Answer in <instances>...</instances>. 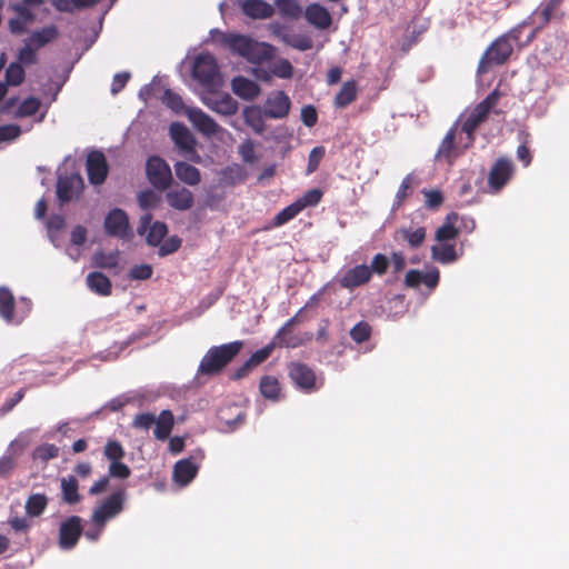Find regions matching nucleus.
Instances as JSON below:
<instances>
[{
  "mask_svg": "<svg viewBox=\"0 0 569 569\" xmlns=\"http://www.w3.org/2000/svg\"><path fill=\"white\" fill-rule=\"evenodd\" d=\"M108 473L112 478L127 479L131 471L127 465L121 462V460H117L110 462Z\"/></svg>",
  "mask_w": 569,
  "mask_h": 569,
  "instance_id": "56",
  "label": "nucleus"
},
{
  "mask_svg": "<svg viewBox=\"0 0 569 569\" xmlns=\"http://www.w3.org/2000/svg\"><path fill=\"white\" fill-rule=\"evenodd\" d=\"M457 220V214H448L443 224L436 230V241L455 242L459 234V229L456 227Z\"/></svg>",
  "mask_w": 569,
  "mask_h": 569,
  "instance_id": "33",
  "label": "nucleus"
},
{
  "mask_svg": "<svg viewBox=\"0 0 569 569\" xmlns=\"http://www.w3.org/2000/svg\"><path fill=\"white\" fill-rule=\"evenodd\" d=\"M301 120L307 127H313L318 120L316 109L312 106H305L301 109Z\"/></svg>",
  "mask_w": 569,
  "mask_h": 569,
  "instance_id": "64",
  "label": "nucleus"
},
{
  "mask_svg": "<svg viewBox=\"0 0 569 569\" xmlns=\"http://www.w3.org/2000/svg\"><path fill=\"white\" fill-rule=\"evenodd\" d=\"M412 183L413 174H408L403 178L395 197L393 209L400 207L403 200L408 197L410 190L412 189Z\"/></svg>",
  "mask_w": 569,
  "mask_h": 569,
  "instance_id": "51",
  "label": "nucleus"
},
{
  "mask_svg": "<svg viewBox=\"0 0 569 569\" xmlns=\"http://www.w3.org/2000/svg\"><path fill=\"white\" fill-rule=\"evenodd\" d=\"M238 152L243 162L249 164H254L258 161V156L256 153L254 143L251 139H246L241 142L238 148Z\"/></svg>",
  "mask_w": 569,
  "mask_h": 569,
  "instance_id": "48",
  "label": "nucleus"
},
{
  "mask_svg": "<svg viewBox=\"0 0 569 569\" xmlns=\"http://www.w3.org/2000/svg\"><path fill=\"white\" fill-rule=\"evenodd\" d=\"M351 338L360 343L367 340L370 336V327L365 322L357 323L350 331Z\"/></svg>",
  "mask_w": 569,
  "mask_h": 569,
  "instance_id": "57",
  "label": "nucleus"
},
{
  "mask_svg": "<svg viewBox=\"0 0 569 569\" xmlns=\"http://www.w3.org/2000/svg\"><path fill=\"white\" fill-rule=\"evenodd\" d=\"M58 453H59V449L54 445H43V446H40L39 448H37L34 456L38 459L47 461L49 459L57 457Z\"/></svg>",
  "mask_w": 569,
  "mask_h": 569,
  "instance_id": "60",
  "label": "nucleus"
},
{
  "mask_svg": "<svg viewBox=\"0 0 569 569\" xmlns=\"http://www.w3.org/2000/svg\"><path fill=\"white\" fill-rule=\"evenodd\" d=\"M260 391L264 398L278 400L280 393L278 380L270 376L263 377L260 381Z\"/></svg>",
  "mask_w": 569,
  "mask_h": 569,
  "instance_id": "46",
  "label": "nucleus"
},
{
  "mask_svg": "<svg viewBox=\"0 0 569 569\" xmlns=\"http://www.w3.org/2000/svg\"><path fill=\"white\" fill-rule=\"evenodd\" d=\"M281 39L288 46L299 49L301 51L309 50L312 47V42H311L310 38L303 36V34H298V33H292V32H283L281 34Z\"/></svg>",
  "mask_w": 569,
  "mask_h": 569,
  "instance_id": "45",
  "label": "nucleus"
},
{
  "mask_svg": "<svg viewBox=\"0 0 569 569\" xmlns=\"http://www.w3.org/2000/svg\"><path fill=\"white\" fill-rule=\"evenodd\" d=\"M241 348V341L211 347L200 361L198 375L212 376L220 372L240 352Z\"/></svg>",
  "mask_w": 569,
  "mask_h": 569,
  "instance_id": "5",
  "label": "nucleus"
},
{
  "mask_svg": "<svg viewBox=\"0 0 569 569\" xmlns=\"http://www.w3.org/2000/svg\"><path fill=\"white\" fill-rule=\"evenodd\" d=\"M497 92L490 93L483 101L476 106L463 119L462 132L466 136L475 137L476 129L487 119L490 109L496 104Z\"/></svg>",
  "mask_w": 569,
  "mask_h": 569,
  "instance_id": "11",
  "label": "nucleus"
},
{
  "mask_svg": "<svg viewBox=\"0 0 569 569\" xmlns=\"http://www.w3.org/2000/svg\"><path fill=\"white\" fill-rule=\"evenodd\" d=\"M104 230L107 234L122 240H129L132 237L129 218L123 210L118 208L107 214Z\"/></svg>",
  "mask_w": 569,
  "mask_h": 569,
  "instance_id": "13",
  "label": "nucleus"
},
{
  "mask_svg": "<svg viewBox=\"0 0 569 569\" xmlns=\"http://www.w3.org/2000/svg\"><path fill=\"white\" fill-rule=\"evenodd\" d=\"M146 170L148 179L154 188L164 190L170 186L172 180L171 169L160 157H150Z\"/></svg>",
  "mask_w": 569,
  "mask_h": 569,
  "instance_id": "12",
  "label": "nucleus"
},
{
  "mask_svg": "<svg viewBox=\"0 0 569 569\" xmlns=\"http://www.w3.org/2000/svg\"><path fill=\"white\" fill-rule=\"evenodd\" d=\"M243 13L252 19H268L274 12V7L264 0H244L241 3Z\"/></svg>",
  "mask_w": 569,
  "mask_h": 569,
  "instance_id": "28",
  "label": "nucleus"
},
{
  "mask_svg": "<svg viewBox=\"0 0 569 569\" xmlns=\"http://www.w3.org/2000/svg\"><path fill=\"white\" fill-rule=\"evenodd\" d=\"M357 97V87L353 81L343 83L340 91L335 98V106L337 108H345L350 104Z\"/></svg>",
  "mask_w": 569,
  "mask_h": 569,
  "instance_id": "42",
  "label": "nucleus"
},
{
  "mask_svg": "<svg viewBox=\"0 0 569 569\" xmlns=\"http://www.w3.org/2000/svg\"><path fill=\"white\" fill-rule=\"evenodd\" d=\"M219 419H220V422L224 425L223 430H233L243 422L244 415L241 410H239L236 415V418L232 420H229L224 417V412L221 411L219 415Z\"/></svg>",
  "mask_w": 569,
  "mask_h": 569,
  "instance_id": "62",
  "label": "nucleus"
},
{
  "mask_svg": "<svg viewBox=\"0 0 569 569\" xmlns=\"http://www.w3.org/2000/svg\"><path fill=\"white\" fill-rule=\"evenodd\" d=\"M62 86L63 82H48L42 87L40 91L43 98L42 101L44 102V110L41 111L40 117L37 119V122L43 121L50 104L57 100Z\"/></svg>",
  "mask_w": 569,
  "mask_h": 569,
  "instance_id": "37",
  "label": "nucleus"
},
{
  "mask_svg": "<svg viewBox=\"0 0 569 569\" xmlns=\"http://www.w3.org/2000/svg\"><path fill=\"white\" fill-rule=\"evenodd\" d=\"M103 455L110 462L122 460L124 457V449L118 441L109 440L104 446Z\"/></svg>",
  "mask_w": 569,
  "mask_h": 569,
  "instance_id": "52",
  "label": "nucleus"
},
{
  "mask_svg": "<svg viewBox=\"0 0 569 569\" xmlns=\"http://www.w3.org/2000/svg\"><path fill=\"white\" fill-rule=\"evenodd\" d=\"M439 277V270L435 267L426 272L410 270L406 274L405 282L410 288H418L420 284H425L431 291L437 287Z\"/></svg>",
  "mask_w": 569,
  "mask_h": 569,
  "instance_id": "22",
  "label": "nucleus"
},
{
  "mask_svg": "<svg viewBox=\"0 0 569 569\" xmlns=\"http://www.w3.org/2000/svg\"><path fill=\"white\" fill-rule=\"evenodd\" d=\"M130 278L134 280H147L152 276V267L150 264H138L131 268Z\"/></svg>",
  "mask_w": 569,
  "mask_h": 569,
  "instance_id": "58",
  "label": "nucleus"
},
{
  "mask_svg": "<svg viewBox=\"0 0 569 569\" xmlns=\"http://www.w3.org/2000/svg\"><path fill=\"white\" fill-rule=\"evenodd\" d=\"M48 505V499L42 493H34L26 502V512L31 517L40 516Z\"/></svg>",
  "mask_w": 569,
  "mask_h": 569,
  "instance_id": "44",
  "label": "nucleus"
},
{
  "mask_svg": "<svg viewBox=\"0 0 569 569\" xmlns=\"http://www.w3.org/2000/svg\"><path fill=\"white\" fill-rule=\"evenodd\" d=\"M31 308L32 302L29 298H20L18 303H16V309L13 313L14 318L17 319V325L21 323L28 317V315L31 311Z\"/></svg>",
  "mask_w": 569,
  "mask_h": 569,
  "instance_id": "55",
  "label": "nucleus"
},
{
  "mask_svg": "<svg viewBox=\"0 0 569 569\" xmlns=\"http://www.w3.org/2000/svg\"><path fill=\"white\" fill-rule=\"evenodd\" d=\"M299 204L300 203H296V201H295L290 206L282 209L274 217V220H273L274 226H278V227L282 226V224L287 223L288 221H290L291 219H293L299 212H301V210L299 209Z\"/></svg>",
  "mask_w": 569,
  "mask_h": 569,
  "instance_id": "50",
  "label": "nucleus"
},
{
  "mask_svg": "<svg viewBox=\"0 0 569 569\" xmlns=\"http://www.w3.org/2000/svg\"><path fill=\"white\" fill-rule=\"evenodd\" d=\"M87 172L92 184H101L108 174V164L102 152L93 151L87 157Z\"/></svg>",
  "mask_w": 569,
  "mask_h": 569,
  "instance_id": "21",
  "label": "nucleus"
},
{
  "mask_svg": "<svg viewBox=\"0 0 569 569\" xmlns=\"http://www.w3.org/2000/svg\"><path fill=\"white\" fill-rule=\"evenodd\" d=\"M162 102L176 113H184L192 126L202 134L211 137L220 131V126L199 108L187 107L182 98L167 89L162 96Z\"/></svg>",
  "mask_w": 569,
  "mask_h": 569,
  "instance_id": "3",
  "label": "nucleus"
},
{
  "mask_svg": "<svg viewBox=\"0 0 569 569\" xmlns=\"http://www.w3.org/2000/svg\"><path fill=\"white\" fill-rule=\"evenodd\" d=\"M166 200L171 208L179 211L189 210L193 206V194L184 187L171 188L166 193Z\"/></svg>",
  "mask_w": 569,
  "mask_h": 569,
  "instance_id": "23",
  "label": "nucleus"
},
{
  "mask_svg": "<svg viewBox=\"0 0 569 569\" xmlns=\"http://www.w3.org/2000/svg\"><path fill=\"white\" fill-rule=\"evenodd\" d=\"M290 377L296 386L306 392L315 391L322 385L318 382L313 370L303 363H292Z\"/></svg>",
  "mask_w": 569,
  "mask_h": 569,
  "instance_id": "17",
  "label": "nucleus"
},
{
  "mask_svg": "<svg viewBox=\"0 0 569 569\" xmlns=\"http://www.w3.org/2000/svg\"><path fill=\"white\" fill-rule=\"evenodd\" d=\"M24 62L17 57L16 62H11L6 70V81L10 86H20L26 77L23 69Z\"/></svg>",
  "mask_w": 569,
  "mask_h": 569,
  "instance_id": "43",
  "label": "nucleus"
},
{
  "mask_svg": "<svg viewBox=\"0 0 569 569\" xmlns=\"http://www.w3.org/2000/svg\"><path fill=\"white\" fill-rule=\"evenodd\" d=\"M395 239L405 241L411 249L419 248L426 239L425 227H401L396 231Z\"/></svg>",
  "mask_w": 569,
  "mask_h": 569,
  "instance_id": "27",
  "label": "nucleus"
},
{
  "mask_svg": "<svg viewBox=\"0 0 569 569\" xmlns=\"http://www.w3.org/2000/svg\"><path fill=\"white\" fill-rule=\"evenodd\" d=\"M459 256L456 242L437 241V244L431 247L432 259L442 264L455 262Z\"/></svg>",
  "mask_w": 569,
  "mask_h": 569,
  "instance_id": "29",
  "label": "nucleus"
},
{
  "mask_svg": "<svg viewBox=\"0 0 569 569\" xmlns=\"http://www.w3.org/2000/svg\"><path fill=\"white\" fill-rule=\"evenodd\" d=\"M17 110L14 116L17 118H29L37 114L38 111L44 110V102L36 97H28L22 101H17Z\"/></svg>",
  "mask_w": 569,
  "mask_h": 569,
  "instance_id": "34",
  "label": "nucleus"
},
{
  "mask_svg": "<svg viewBox=\"0 0 569 569\" xmlns=\"http://www.w3.org/2000/svg\"><path fill=\"white\" fill-rule=\"evenodd\" d=\"M274 6L282 17L297 19L302 13V7L298 0H274Z\"/></svg>",
  "mask_w": 569,
  "mask_h": 569,
  "instance_id": "41",
  "label": "nucleus"
},
{
  "mask_svg": "<svg viewBox=\"0 0 569 569\" xmlns=\"http://www.w3.org/2000/svg\"><path fill=\"white\" fill-rule=\"evenodd\" d=\"M88 288L100 295L109 296L111 293V282L107 276L101 272H91L87 276Z\"/></svg>",
  "mask_w": 569,
  "mask_h": 569,
  "instance_id": "36",
  "label": "nucleus"
},
{
  "mask_svg": "<svg viewBox=\"0 0 569 569\" xmlns=\"http://www.w3.org/2000/svg\"><path fill=\"white\" fill-rule=\"evenodd\" d=\"M21 132L18 124L0 126V142H12L20 137Z\"/></svg>",
  "mask_w": 569,
  "mask_h": 569,
  "instance_id": "54",
  "label": "nucleus"
},
{
  "mask_svg": "<svg viewBox=\"0 0 569 569\" xmlns=\"http://www.w3.org/2000/svg\"><path fill=\"white\" fill-rule=\"evenodd\" d=\"M513 171L515 167L510 159L499 158L489 172V189L495 193L500 191L511 179Z\"/></svg>",
  "mask_w": 569,
  "mask_h": 569,
  "instance_id": "14",
  "label": "nucleus"
},
{
  "mask_svg": "<svg viewBox=\"0 0 569 569\" xmlns=\"http://www.w3.org/2000/svg\"><path fill=\"white\" fill-rule=\"evenodd\" d=\"M199 466L191 458L181 459L173 468V480L180 486L189 485L198 473Z\"/></svg>",
  "mask_w": 569,
  "mask_h": 569,
  "instance_id": "25",
  "label": "nucleus"
},
{
  "mask_svg": "<svg viewBox=\"0 0 569 569\" xmlns=\"http://www.w3.org/2000/svg\"><path fill=\"white\" fill-rule=\"evenodd\" d=\"M82 520L78 516H72L63 521L59 530V546L63 550L72 549L80 535L82 533Z\"/></svg>",
  "mask_w": 569,
  "mask_h": 569,
  "instance_id": "15",
  "label": "nucleus"
},
{
  "mask_svg": "<svg viewBox=\"0 0 569 569\" xmlns=\"http://www.w3.org/2000/svg\"><path fill=\"white\" fill-rule=\"evenodd\" d=\"M290 99L283 91L268 96L264 104V116L271 119L284 118L290 110Z\"/></svg>",
  "mask_w": 569,
  "mask_h": 569,
  "instance_id": "20",
  "label": "nucleus"
},
{
  "mask_svg": "<svg viewBox=\"0 0 569 569\" xmlns=\"http://www.w3.org/2000/svg\"><path fill=\"white\" fill-rule=\"evenodd\" d=\"M126 500L123 490L111 493L92 512L91 519L83 531L84 537L94 542L104 530L107 522L116 518L122 510Z\"/></svg>",
  "mask_w": 569,
  "mask_h": 569,
  "instance_id": "2",
  "label": "nucleus"
},
{
  "mask_svg": "<svg viewBox=\"0 0 569 569\" xmlns=\"http://www.w3.org/2000/svg\"><path fill=\"white\" fill-rule=\"evenodd\" d=\"M244 122L256 132L261 134L264 131L263 114L259 107L249 106L242 111Z\"/></svg>",
  "mask_w": 569,
  "mask_h": 569,
  "instance_id": "35",
  "label": "nucleus"
},
{
  "mask_svg": "<svg viewBox=\"0 0 569 569\" xmlns=\"http://www.w3.org/2000/svg\"><path fill=\"white\" fill-rule=\"evenodd\" d=\"M525 26L526 23L522 22L493 41L481 58L478 71L486 72L491 63H503L512 52L511 41L517 42L519 40L520 32Z\"/></svg>",
  "mask_w": 569,
  "mask_h": 569,
  "instance_id": "6",
  "label": "nucleus"
},
{
  "mask_svg": "<svg viewBox=\"0 0 569 569\" xmlns=\"http://www.w3.org/2000/svg\"><path fill=\"white\" fill-rule=\"evenodd\" d=\"M323 154L325 149L322 147H316L310 151L308 159V173L313 172L318 168Z\"/></svg>",
  "mask_w": 569,
  "mask_h": 569,
  "instance_id": "61",
  "label": "nucleus"
},
{
  "mask_svg": "<svg viewBox=\"0 0 569 569\" xmlns=\"http://www.w3.org/2000/svg\"><path fill=\"white\" fill-rule=\"evenodd\" d=\"M169 132L180 152L191 151V149L196 147V139L184 124L173 122L169 128Z\"/></svg>",
  "mask_w": 569,
  "mask_h": 569,
  "instance_id": "24",
  "label": "nucleus"
},
{
  "mask_svg": "<svg viewBox=\"0 0 569 569\" xmlns=\"http://www.w3.org/2000/svg\"><path fill=\"white\" fill-rule=\"evenodd\" d=\"M425 199H426V206L428 208H437L442 203V194L438 190H423L422 191Z\"/></svg>",
  "mask_w": 569,
  "mask_h": 569,
  "instance_id": "63",
  "label": "nucleus"
},
{
  "mask_svg": "<svg viewBox=\"0 0 569 569\" xmlns=\"http://www.w3.org/2000/svg\"><path fill=\"white\" fill-rule=\"evenodd\" d=\"M154 437L164 440L170 435L173 427V415L169 410H162L154 422Z\"/></svg>",
  "mask_w": 569,
  "mask_h": 569,
  "instance_id": "38",
  "label": "nucleus"
},
{
  "mask_svg": "<svg viewBox=\"0 0 569 569\" xmlns=\"http://www.w3.org/2000/svg\"><path fill=\"white\" fill-rule=\"evenodd\" d=\"M322 192L319 189H311L307 191L302 197L296 200L299 204V209L302 211L307 207H313L320 202Z\"/></svg>",
  "mask_w": 569,
  "mask_h": 569,
  "instance_id": "53",
  "label": "nucleus"
},
{
  "mask_svg": "<svg viewBox=\"0 0 569 569\" xmlns=\"http://www.w3.org/2000/svg\"><path fill=\"white\" fill-rule=\"evenodd\" d=\"M46 0H20L11 3L10 9L14 17L9 19L8 26L13 34H22L36 21V10L39 9Z\"/></svg>",
  "mask_w": 569,
  "mask_h": 569,
  "instance_id": "7",
  "label": "nucleus"
},
{
  "mask_svg": "<svg viewBox=\"0 0 569 569\" xmlns=\"http://www.w3.org/2000/svg\"><path fill=\"white\" fill-rule=\"evenodd\" d=\"M276 342H270L269 345L264 346L260 350L252 353V356L247 360V362L242 366V368L239 369L237 372V377H242L250 368L260 365L269 356L271 355L272 350L274 349Z\"/></svg>",
  "mask_w": 569,
  "mask_h": 569,
  "instance_id": "39",
  "label": "nucleus"
},
{
  "mask_svg": "<svg viewBox=\"0 0 569 569\" xmlns=\"http://www.w3.org/2000/svg\"><path fill=\"white\" fill-rule=\"evenodd\" d=\"M473 141L475 137L466 136V141L458 144L457 126H452L440 143L436 157L451 163L455 159L463 154L466 150L473 144Z\"/></svg>",
  "mask_w": 569,
  "mask_h": 569,
  "instance_id": "10",
  "label": "nucleus"
},
{
  "mask_svg": "<svg viewBox=\"0 0 569 569\" xmlns=\"http://www.w3.org/2000/svg\"><path fill=\"white\" fill-rule=\"evenodd\" d=\"M371 278V269L367 264H358L340 273L338 281L342 288L355 289L367 283Z\"/></svg>",
  "mask_w": 569,
  "mask_h": 569,
  "instance_id": "19",
  "label": "nucleus"
},
{
  "mask_svg": "<svg viewBox=\"0 0 569 569\" xmlns=\"http://www.w3.org/2000/svg\"><path fill=\"white\" fill-rule=\"evenodd\" d=\"M213 33L220 37L221 41L232 53L244 58L249 62L260 63L271 59L274 54L272 46L253 40L248 36L239 33H222L218 30H211V34Z\"/></svg>",
  "mask_w": 569,
  "mask_h": 569,
  "instance_id": "1",
  "label": "nucleus"
},
{
  "mask_svg": "<svg viewBox=\"0 0 569 569\" xmlns=\"http://www.w3.org/2000/svg\"><path fill=\"white\" fill-rule=\"evenodd\" d=\"M168 232L167 224L160 221L153 222L148 229L147 242L150 246H158Z\"/></svg>",
  "mask_w": 569,
  "mask_h": 569,
  "instance_id": "47",
  "label": "nucleus"
},
{
  "mask_svg": "<svg viewBox=\"0 0 569 569\" xmlns=\"http://www.w3.org/2000/svg\"><path fill=\"white\" fill-rule=\"evenodd\" d=\"M192 76L207 89L221 87V78L216 59L209 53H201L196 57Z\"/></svg>",
  "mask_w": 569,
  "mask_h": 569,
  "instance_id": "8",
  "label": "nucleus"
},
{
  "mask_svg": "<svg viewBox=\"0 0 569 569\" xmlns=\"http://www.w3.org/2000/svg\"><path fill=\"white\" fill-rule=\"evenodd\" d=\"M138 202L142 209L147 210L153 208L157 204L158 197L153 191L146 190L139 193Z\"/></svg>",
  "mask_w": 569,
  "mask_h": 569,
  "instance_id": "59",
  "label": "nucleus"
},
{
  "mask_svg": "<svg viewBox=\"0 0 569 569\" xmlns=\"http://www.w3.org/2000/svg\"><path fill=\"white\" fill-rule=\"evenodd\" d=\"M305 16L309 23L319 29H327L332 22L329 11L318 3L309 4L306 8Z\"/></svg>",
  "mask_w": 569,
  "mask_h": 569,
  "instance_id": "30",
  "label": "nucleus"
},
{
  "mask_svg": "<svg viewBox=\"0 0 569 569\" xmlns=\"http://www.w3.org/2000/svg\"><path fill=\"white\" fill-rule=\"evenodd\" d=\"M292 66L287 59L274 60L270 64V72L281 79H289L292 76Z\"/></svg>",
  "mask_w": 569,
  "mask_h": 569,
  "instance_id": "49",
  "label": "nucleus"
},
{
  "mask_svg": "<svg viewBox=\"0 0 569 569\" xmlns=\"http://www.w3.org/2000/svg\"><path fill=\"white\" fill-rule=\"evenodd\" d=\"M59 36V30L54 24L44 26L31 31L23 39L21 48L18 50V58L24 64L33 66L38 62V51L47 44L54 41Z\"/></svg>",
  "mask_w": 569,
  "mask_h": 569,
  "instance_id": "4",
  "label": "nucleus"
},
{
  "mask_svg": "<svg viewBox=\"0 0 569 569\" xmlns=\"http://www.w3.org/2000/svg\"><path fill=\"white\" fill-rule=\"evenodd\" d=\"M218 88H208L200 94L201 102L213 112L221 116H232L238 111L239 103L229 93L220 92Z\"/></svg>",
  "mask_w": 569,
  "mask_h": 569,
  "instance_id": "9",
  "label": "nucleus"
},
{
  "mask_svg": "<svg viewBox=\"0 0 569 569\" xmlns=\"http://www.w3.org/2000/svg\"><path fill=\"white\" fill-rule=\"evenodd\" d=\"M176 177L184 184L193 187L201 181V173L198 168L186 161H177L173 164Z\"/></svg>",
  "mask_w": 569,
  "mask_h": 569,
  "instance_id": "31",
  "label": "nucleus"
},
{
  "mask_svg": "<svg viewBox=\"0 0 569 569\" xmlns=\"http://www.w3.org/2000/svg\"><path fill=\"white\" fill-rule=\"evenodd\" d=\"M62 498L67 503H76L80 500L78 493V481L73 476L61 478Z\"/></svg>",
  "mask_w": 569,
  "mask_h": 569,
  "instance_id": "40",
  "label": "nucleus"
},
{
  "mask_svg": "<svg viewBox=\"0 0 569 569\" xmlns=\"http://www.w3.org/2000/svg\"><path fill=\"white\" fill-rule=\"evenodd\" d=\"M83 188L82 178L72 173L69 176H59L57 182V196L61 202H68L77 198Z\"/></svg>",
  "mask_w": 569,
  "mask_h": 569,
  "instance_id": "18",
  "label": "nucleus"
},
{
  "mask_svg": "<svg viewBox=\"0 0 569 569\" xmlns=\"http://www.w3.org/2000/svg\"><path fill=\"white\" fill-rule=\"evenodd\" d=\"M231 89L242 100H253L260 93V87L256 81L241 76L232 79Z\"/></svg>",
  "mask_w": 569,
  "mask_h": 569,
  "instance_id": "26",
  "label": "nucleus"
},
{
  "mask_svg": "<svg viewBox=\"0 0 569 569\" xmlns=\"http://www.w3.org/2000/svg\"><path fill=\"white\" fill-rule=\"evenodd\" d=\"M16 302L12 292L6 288L0 287V317L9 325H17L14 318Z\"/></svg>",
  "mask_w": 569,
  "mask_h": 569,
  "instance_id": "32",
  "label": "nucleus"
},
{
  "mask_svg": "<svg viewBox=\"0 0 569 569\" xmlns=\"http://www.w3.org/2000/svg\"><path fill=\"white\" fill-rule=\"evenodd\" d=\"M298 322V315L290 318L278 331L274 338L276 345L286 348H296L301 346L305 341H309L312 338V333L305 332L293 335L291 328Z\"/></svg>",
  "mask_w": 569,
  "mask_h": 569,
  "instance_id": "16",
  "label": "nucleus"
}]
</instances>
